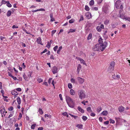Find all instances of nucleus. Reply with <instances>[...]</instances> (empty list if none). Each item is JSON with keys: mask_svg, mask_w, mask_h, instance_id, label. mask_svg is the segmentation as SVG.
Masks as SVG:
<instances>
[{"mask_svg": "<svg viewBox=\"0 0 130 130\" xmlns=\"http://www.w3.org/2000/svg\"><path fill=\"white\" fill-rule=\"evenodd\" d=\"M107 44V42L105 41L104 43H102L101 44H96L93 47V48L94 51H100L101 50L103 51L106 47Z\"/></svg>", "mask_w": 130, "mask_h": 130, "instance_id": "nucleus-1", "label": "nucleus"}, {"mask_svg": "<svg viewBox=\"0 0 130 130\" xmlns=\"http://www.w3.org/2000/svg\"><path fill=\"white\" fill-rule=\"evenodd\" d=\"M66 100L69 106L73 108L74 106V102L71 98L68 96H66Z\"/></svg>", "mask_w": 130, "mask_h": 130, "instance_id": "nucleus-2", "label": "nucleus"}, {"mask_svg": "<svg viewBox=\"0 0 130 130\" xmlns=\"http://www.w3.org/2000/svg\"><path fill=\"white\" fill-rule=\"evenodd\" d=\"M78 94L79 98L81 99H84L85 97V91L82 90H79L78 91Z\"/></svg>", "mask_w": 130, "mask_h": 130, "instance_id": "nucleus-3", "label": "nucleus"}, {"mask_svg": "<svg viewBox=\"0 0 130 130\" xmlns=\"http://www.w3.org/2000/svg\"><path fill=\"white\" fill-rule=\"evenodd\" d=\"M57 70L58 69L57 67L56 66L53 67L52 69V72L54 74H55L57 73Z\"/></svg>", "mask_w": 130, "mask_h": 130, "instance_id": "nucleus-4", "label": "nucleus"}, {"mask_svg": "<svg viewBox=\"0 0 130 130\" xmlns=\"http://www.w3.org/2000/svg\"><path fill=\"white\" fill-rule=\"evenodd\" d=\"M77 79L79 82L80 84H82L84 82V79L83 78L80 77H78Z\"/></svg>", "mask_w": 130, "mask_h": 130, "instance_id": "nucleus-5", "label": "nucleus"}, {"mask_svg": "<svg viewBox=\"0 0 130 130\" xmlns=\"http://www.w3.org/2000/svg\"><path fill=\"white\" fill-rule=\"evenodd\" d=\"M114 68L109 67L108 69V72L110 73H112L114 70Z\"/></svg>", "mask_w": 130, "mask_h": 130, "instance_id": "nucleus-6", "label": "nucleus"}, {"mask_svg": "<svg viewBox=\"0 0 130 130\" xmlns=\"http://www.w3.org/2000/svg\"><path fill=\"white\" fill-rule=\"evenodd\" d=\"M85 15L87 18L88 19H89L91 17V13L89 12L86 13L85 14Z\"/></svg>", "mask_w": 130, "mask_h": 130, "instance_id": "nucleus-7", "label": "nucleus"}, {"mask_svg": "<svg viewBox=\"0 0 130 130\" xmlns=\"http://www.w3.org/2000/svg\"><path fill=\"white\" fill-rule=\"evenodd\" d=\"M81 69V66L80 64H78V65L77 69V72L78 74L79 73V72L80 70Z\"/></svg>", "mask_w": 130, "mask_h": 130, "instance_id": "nucleus-8", "label": "nucleus"}, {"mask_svg": "<svg viewBox=\"0 0 130 130\" xmlns=\"http://www.w3.org/2000/svg\"><path fill=\"white\" fill-rule=\"evenodd\" d=\"M124 108L122 106L118 108L119 111L120 112H122L123 111H124Z\"/></svg>", "mask_w": 130, "mask_h": 130, "instance_id": "nucleus-9", "label": "nucleus"}, {"mask_svg": "<svg viewBox=\"0 0 130 130\" xmlns=\"http://www.w3.org/2000/svg\"><path fill=\"white\" fill-rule=\"evenodd\" d=\"M50 16L51 18V22H53L55 21V19L53 17V14L52 13H51L50 14Z\"/></svg>", "mask_w": 130, "mask_h": 130, "instance_id": "nucleus-10", "label": "nucleus"}, {"mask_svg": "<svg viewBox=\"0 0 130 130\" xmlns=\"http://www.w3.org/2000/svg\"><path fill=\"white\" fill-rule=\"evenodd\" d=\"M70 94L72 95H74L75 93V91L72 89L70 90Z\"/></svg>", "mask_w": 130, "mask_h": 130, "instance_id": "nucleus-11", "label": "nucleus"}, {"mask_svg": "<svg viewBox=\"0 0 130 130\" xmlns=\"http://www.w3.org/2000/svg\"><path fill=\"white\" fill-rule=\"evenodd\" d=\"M78 110L81 112V113H83L84 112V110L83 109L81 108L80 106H79L78 107Z\"/></svg>", "mask_w": 130, "mask_h": 130, "instance_id": "nucleus-12", "label": "nucleus"}, {"mask_svg": "<svg viewBox=\"0 0 130 130\" xmlns=\"http://www.w3.org/2000/svg\"><path fill=\"white\" fill-rule=\"evenodd\" d=\"M120 2L121 1L119 0L116 1L115 3V6L119 7L120 4Z\"/></svg>", "mask_w": 130, "mask_h": 130, "instance_id": "nucleus-13", "label": "nucleus"}, {"mask_svg": "<svg viewBox=\"0 0 130 130\" xmlns=\"http://www.w3.org/2000/svg\"><path fill=\"white\" fill-rule=\"evenodd\" d=\"M109 19H106L105 21H104V24L105 25H107L109 24Z\"/></svg>", "mask_w": 130, "mask_h": 130, "instance_id": "nucleus-14", "label": "nucleus"}, {"mask_svg": "<svg viewBox=\"0 0 130 130\" xmlns=\"http://www.w3.org/2000/svg\"><path fill=\"white\" fill-rule=\"evenodd\" d=\"M115 65V62L114 61H112L110 63V65L109 66V67H114Z\"/></svg>", "mask_w": 130, "mask_h": 130, "instance_id": "nucleus-15", "label": "nucleus"}, {"mask_svg": "<svg viewBox=\"0 0 130 130\" xmlns=\"http://www.w3.org/2000/svg\"><path fill=\"white\" fill-rule=\"evenodd\" d=\"M41 40L40 37H39L37 39V41L38 44H41Z\"/></svg>", "mask_w": 130, "mask_h": 130, "instance_id": "nucleus-16", "label": "nucleus"}, {"mask_svg": "<svg viewBox=\"0 0 130 130\" xmlns=\"http://www.w3.org/2000/svg\"><path fill=\"white\" fill-rule=\"evenodd\" d=\"M102 114L104 116H106L108 114V112L107 111H103Z\"/></svg>", "mask_w": 130, "mask_h": 130, "instance_id": "nucleus-17", "label": "nucleus"}, {"mask_svg": "<svg viewBox=\"0 0 130 130\" xmlns=\"http://www.w3.org/2000/svg\"><path fill=\"white\" fill-rule=\"evenodd\" d=\"M11 93L12 95H17L18 94V93L15 91H12L11 92Z\"/></svg>", "mask_w": 130, "mask_h": 130, "instance_id": "nucleus-18", "label": "nucleus"}, {"mask_svg": "<svg viewBox=\"0 0 130 130\" xmlns=\"http://www.w3.org/2000/svg\"><path fill=\"white\" fill-rule=\"evenodd\" d=\"M17 101L18 103V104L19 105L21 103V100L20 98L19 97H18L17 99Z\"/></svg>", "mask_w": 130, "mask_h": 130, "instance_id": "nucleus-19", "label": "nucleus"}, {"mask_svg": "<svg viewBox=\"0 0 130 130\" xmlns=\"http://www.w3.org/2000/svg\"><path fill=\"white\" fill-rule=\"evenodd\" d=\"M11 14V11L10 10H9L7 12V17L10 16Z\"/></svg>", "mask_w": 130, "mask_h": 130, "instance_id": "nucleus-20", "label": "nucleus"}, {"mask_svg": "<svg viewBox=\"0 0 130 130\" xmlns=\"http://www.w3.org/2000/svg\"><path fill=\"white\" fill-rule=\"evenodd\" d=\"M1 40H3L4 41H5L6 40L5 37L2 36H1Z\"/></svg>", "mask_w": 130, "mask_h": 130, "instance_id": "nucleus-21", "label": "nucleus"}, {"mask_svg": "<svg viewBox=\"0 0 130 130\" xmlns=\"http://www.w3.org/2000/svg\"><path fill=\"white\" fill-rule=\"evenodd\" d=\"M62 48V46H60L59 47L58 50H57V54H59L60 51L61 50Z\"/></svg>", "mask_w": 130, "mask_h": 130, "instance_id": "nucleus-22", "label": "nucleus"}, {"mask_svg": "<svg viewBox=\"0 0 130 130\" xmlns=\"http://www.w3.org/2000/svg\"><path fill=\"white\" fill-rule=\"evenodd\" d=\"M87 111L89 112H92V111L91 109V108L90 107H89L87 108Z\"/></svg>", "mask_w": 130, "mask_h": 130, "instance_id": "nucleus-23", "label": "nucleus"}, {"mask_svg": "<svg viewBox=\"0 0 130 130\" xmlns=\"http://www.w3.org/2000/svg\"><path fill=\"white\" fill-rule=\"evenodd\" d=\"M94 4V2L93 0H91L89 2V4L91 6L93 5Z\"/></svg>", "mask_w": 130, "mask_h": 130, "instance_id": "nucleus-24", "label": "nucleus"}, {"mask_svg": "<svg viewBox=\"0 0 130 130\" xmlns=\"http://www.w3.org/2000/svg\"><path fill=\"white\" fill-rule=\"evenodd\" d=\"M92 34L91 33L88 36V38H87L88 40H90V39L92 38Z\"/></svg>", "mask_w": 130, "mask_h": 130, "instance_id": "nucleus-25", "label": "nucleus"}, {"mask_svg": "<svg viewBox=\"0 0 130 130\" xmlns=\"http://www.w3.org/2000/svg\"><path fill=\"white\" fill-rule=\"evenodd\" d=\"M80 62L81 63H83L84 64L86 65L85 62L84 60L82 59H80Z\"/></svg>", "mask_w": 130, "mask_h": 130, "instance_id": "nucleus-26", "label": "nucleus"}, {"mask_svg": "<svg viewBox=\"0 0 130 130\" xmlns=\"http://www.w3.org/2000/svg\"><path fill=\"white\" fill-rule=\"evenodd\" d=\"M7 5L8 7H11L12 6L11 4L9 3V1H7Z\"/></svg>", "mask_w": 130, "mask_h": 130, "instance_id": "nucleus-27", "label": "nucleus"}, {"mask_svg": "<svg viewBox=\"0 0 130 130\" xmlns=\"http://www.w3.org/2000/svg\"><path fill=\"white\" fill-rule=\"evenodd\" d=\"M102 110V108L101 107H99L97 109V111L99 112Z\"/></svg>", "mask_w": 130, "mask_h": 130, "instance_id": "nucleus-28", "label": "nucleus"}, {"mask_svg": "<svg viewBox=\"0 0 130 130\" xmlns=\"http://www.w3.org/2000/svg\"><path fill=\"white\" fill-rule=\"evenodd\" d=\"M76 126L78 127V128L82 129V128L83 125L82 124H77Z\"/></svg>", "mask_w": 130, "mask_h": 130, "instance_id": "nucleus-29", "label": "nucleus"}, {"mask_svg": "<svg viewBox=\"0 0 130 130\" xmlns=\"http://www.w3.org/2000/svg\"><path fill=\"white\" fill-rule=\"evenodd\" d=\"M103 40L101 38H100L99 39V40H98V41L99 43H100V44H101L102 43H102H104V42H103L102 41V40Z\"/></svg>", "mask_w": 130, "mask_h": 130, "instance_id": "nucleus-30", "label": "nucleus"}, {"mask_svg": "<svg viewBox=\"0 0 130 130\" xmlns=\"http://www.w3.org/2000/svg\"><path fill=\"white\" fill-rule=\"evenodd\" d=\"M37 81L39 83H40L43 82V79L41 78H38L37 79Z\"/></svg>", "mask_w": 130, "mask_h": 130, "instance_id": "nucleus-31", "label": "nucleus"}, {"mask_svg": "<svg viewBox=\"0 0 130 130\" xmlns=\"http://www.w3.org/2000/svg\"><path fill=\"white\" fill-rule=\"evenodd\" d=\"M87 119V117L86 116H83L82 117V119L84 121L86 120Z\"/></svg>", "mask_w": 130, "mask_h": 130, "instance_id": "nucleus-32", "label": "nucleus"}, {"mask_svg": "<svg viewBox=\"0 0 130 130\" xmlns=\"http://www.w3.org/2000/svg\"><path fill=\"white\" fill-rule=\"evenodd\" d=\"M69 115H70L72 117L74 118L75 119H76L78 117L77 116H74L71 114H69Z\"/></svg>", "mask_w": 130, "mask_h": 130, "instance_id": "nucleus-33", "label": "nucleus"}, {"mask_svg": "<svg viewBox=\"0 0 130 130\" xmlns=\"http://www.w3.org/2000/svg\"><path fill=\"white\" fill-rule=\"evenodd\" d=\"M68 86L69 88L70 89L71 88H72V85L71 83H69L68 84Z\"/></svg>", "mask_w": 130, "mask_h": 130, "instance_id": "nucleus-34", "label": "nucleus"}, {"mask_svg": "<svg viewBox=\"0 0 130 130\" xmlns=\"http://www.w3.org/2000/svg\"><path fill=\"white\" fill-rule=\"evenodd\" d=\"M46 117L49 118H51V115L49 114H45V117Z\"/></svg>", "mask_w": 130, "mask_h": 130, "instance_id": "nucleus-35", "label": "nucleus"}, {"mask_svg": "<svg viewBox=\"0 0 130 130\" xmlns=\"http://www.w3.org/2000/svg\"><path fill=\"white\" fill-rule=\"evenodd\" d=\"M85 9L87 11H88L89 10V7L87 6H86L85 7Z\"/></svg>", "mask_w": 130, "mask_h": 130, "instance_id": "nucleus-36", "label": "nucleus"}, {"mask_svg": "<svg viewBox=\"0 0 130 130\" xmlns=\"http://www.w3.org/2000/svg\"><path fill=\"white\" fill-rule=\"evenodd\" d=\"M58 47L57 45L56 46L53 48L55 52L58 49Z\"/></svg>", "mask_w": 130, "mask_h": 130, "instance_id": "nucleus-37", "label": "nucleus"}, {"mask_svg": "<svg viewBox=\"0 0 130 130\" xmlns=\"http://www.w3.org/2000/svg\"><path fill=\"white\" fill-rule=\"evenodd\" d=\"M109 121H110V123H112L113 124H114L115 123V121L111 119H109Z\"/></svg>", "mask_w": 130, "mask_h": 130, "instance_id": "nucleus-38", "label": "nucleus"}, {"mask_svg": "<svg viewBox=\"0 0 130 130\" xmlns=\"http://www.w3.org/2000/svg\"><path fill=\"white\" fill-rule=\"evenodd\" d=\"M124 19L130 22V18L129 17H126Z\"/></svg>", "mask_w": 130, "mask_h": 130, "instance_id": "nucleus-39", "label": "nucleus"}, {"mask_svg": "<svg viewBox=\"0 0 130 130\" xmlns=\"http://www.w3.org/2000/svg\"><path fill=\"white\" fill-rule=\"evenodd\" d=\"M51 44L49 42H48L47 43V48H49L51 47Z\"/></svg>", "mask_w": 130, "mask_h": 130, "instance_id": "nucleus-40", "label": "nucleus"}, {"mask_svg": "<svg viewBox=\"0 0 130 130\" xmlns=\"http://www.w3.org/2000/svg\"><path fill=\"white\" fill-rule=\"evenodd\" d=\"M36 125V124H35L32 125L31 126V128L33 129H34L35 126Z\"/></svg>", "mask_w": 130, "mask_h": 130, "instance_id": "nucleus-41", "label": "nucleus"}, {"mask_svg": "<svg viewBox=\"0 0 130 130\" xmlns=\"http://www.w3.org/2000/svg\"><path fill=\"white\" fill-rule=\"evenodd\" d=\"M74 20L73 19H71L69 21V23H72L74 22Z\"/></svg>", "mask_w": 130, "mask_h": 130, "instance_id": "nucleus-42", "label": "nucleus"}, {"mask_svg": "<svg viewBox=\"0 0 130 130\" xmlns=\"http://www.w3.org/2000/svg\"><path fill=\"white\" fill-rule=\"evenodd\" d=\"M75 29H70V30L69 32H73L75 31Z\"/></svg>", "mask_w": 130, "mask_h": 130, "instance_id": "nucleus-43", "label": "nucleus"}, {"mask_svg": "<svg viewBox=\"0 0 130 130\" xmlns=\"http://www.w3.org/2000/svg\"><path fill=\"white\" fill-rule=\"evenodd\" d=\"M96 29L98 31H100L101 30V29L100 27L99 26H97L96 27Z\"/></svg>", "mask_w": 130, "mask_h": 130, "instance_id": "nucleus-44", "label": "nucleus"}, {"mask_svg": "<svg viewBox=\"0 0 130 130\" xmlns=\"http://www.w3.org/2000/svg\"><path fill=\"white\" fill-rule=\"evenodd\" d=\"M109 121H107L104 122V124L107 125L109 124Z\"/></svg>", "mask_w": 130, "mask_h": 130, "instance_id": "nucleus-45", "label": "nucleus"}, {"mask_svg": "<svg viewBox=\"0 0 130 130\" xmlns=\"http://www.w3.org/2000/svg\"><path fill=\"white\" fill-rule=\"evenodd\" d=\"M71 81L72 83H74L75 82V79L73 78H71Z\"/></svg>", "mask_w": 130, "mask_h": 130, "instance_id": "nucleus-46", "label": "nucleus"}, {"mask_svg": "<svg viewBox=\"0 0 130 130\" xmlns=\"http://www.w3.org/2000/svg\"><path fill=\"white\" fill-rule=\"evenodd\" d=\"M56 30H53L52 32V35L53 36V35L55 33L56 31Z\"/></svg>", "mask_w": 130, "mask_h": 130, "instance_id": "nucleus-47", "label": "nucleus"}, {"mask_svg": "<svg viewBox=\"0 0 130 130\" xmlns=\"http://www.w3.org/2000/svg\"><path fill=\"white\" fill-rule=\"evenodd\" d=\"M13 107L11 106L8 109L10 111H11L13 110Z\"/></svg>", "mask_w": 130, "mask_h": 130, "instance_id": "nucleus-48", "label": "nucleus"}, {"mask_svg": "<svg viewBox=\"0 0 130 130\" xmlns=\"http://www.w3.org/2000/svg\"><path fill=\"white\" fill-rule=\"evenodd\" d=\"M120 17L122 19H124V17L123 15H122L120 14Z\"/></svg>", "mask_w": 130, "mask_h": 130, "instance_id": "nucleus-49", "label": "nucleus"}, {"mask_svg": "<svg viewBox=\"0 0 130 130\" xmlns=\"http://www.w3.org/2000/svg\"><path fill=\"white\" fill-rule=\"evenodd\" d=\"M47 51V50L46 49H45L41 53V54H42L43 53H45Z\"/></svg>", "mask_w": 130, "mask_h": 130, "instance_id": "nucleus-50", "label": "nucleus"}, {"mask_svg": "<svg viewBox=\"0 0 130 130\" xmlns=\"http://www.w3.org/2000/svg\"><path fill=\"white\" fill-rule=\"evenodd\" d=\"M59 96L60 100L61 101H62L63 100V99L62 96L61 95V94H60L59 95Z\"/></svg>", "mask_w": 130, "mask_h": 130, "instance_id": "nucleus-51", "label": "nucleus"}, {"mask_svg": "<svg viewBox=\"0 0 130 130\" xmlns=\"http://www.w3.org/2000/svg\"><path fill=\"white\" fill-rule=\"evenodd\" d=\"M84 20V18L82 15L80 16V19L79 20V21H82Z\"/></svg>", "mask_w": 130, "mask_h": 130, "instance_id": "nucleus-52", "label": "nucleus"}, {"mask_svg": "<svg viewBox=\"0 0 130 130\" xmlns=\"http://www.w3.org/2000/svg\"><path fill=\"white\" fill-rule=\"evenodd\" d=\"M52 79V78H50L49 79L48 81V82L49 84H50L51 83V80Z\"/></svg>", "mask_w": 130, "mask_h": 130, "instance_id": "nucleus-53", "label": "nucleus"}, {"mask_svg": "<svg viewBox=\"0 0 130 130\" xmlns=\"http://www.w3.org/2000/svg\"><path fill=\"white\" fill-rule=\"evenodd\" d=\"M92 8L93 9V10H97L98 9V8L96 7H94V8Z\"/></svg>", "mask_w": 130, "mask_h": 130, "instance_id": "nucleus-54", "label": "nucleus"}, {"mask_svg": "<svg viewBox=\"0 0 130 130\" xmlns=\"http://www.w3.org/2000/svg\"><path fill=\"white\" fill-rule=\"evenodd\" d=\"M68 114V113L66 112H65L62 113V115L63 116H66Z\"/></svg>", "mask_w": 130, "mask_h": 130, "instance_id": "nucleus-55", "label": "nucleus"}, {"mask_svg": "<svg viewBox=\"0 0 130 130\" xmlns=\"http://www.w3.org/2000/svg\"><path fill=\"white\" fill-rule=\"evenodd\" d=\"M99 120L100 122H102L103 120V118L101 117H99Z\"/></svg>", "mask_w": 130, "mask_h": 130, "instance_id": "nucleus-56", "label": "nucleus"}, {"mask_svg": "<svg viewBox=\"0 0 130 130\" xmlns=\"http://www.w3.org/2000/svg\"><path fill=\"white\" fill-rule=\"evenodd\" d=\"M16 90L19 91H21L22 90L20 88H18L16 89Z\"/></svg>", "mask_w": 130, "mask_h": 130, "instance_id": "nucleus-57", "label": "nucleus"}, {"mask_svg": "<svg viewBox=\"0 0 130 130\" xmlns=\"http://www.w3.org/2000/svg\"><path fill=\"white\" fill-rule=\"evenodd\" d=\"M95 114L93 113H91V116L92 117H94L95 116Z\"/></svg>", "mask_w": 130, "mask_h": 130, "instance_id": "nucleus-58", "label": "nucleus"}, {"mask_svg": "<svg viewBox=\"0 0 130 130\" xmlns=\"http://www.w3.org/2000/svg\"><path fill=\"white\" fill-rule=\"evenodd\" d=\"M39 11H45V10L43 8H41L39 9H38Z\"/></svg>", "mask_w": 130, "mask_h": 130, "instance_id": "nucleus-59", "label": "nucleus"}, {"mask_svg": "<svg viewBox=\"0 0 130 130\" xmlns=\"http://www.w3.org/2000/svg\"><path fill=\"white\" fill-rule=\"evenodd\" d=\"M8 75L12 77L13 76V75H12L11 73H10V72H8Z\"/></svg>", "mask_w": 130, "mask_h": 130, "instance_id": "nucleus-60", "label": "nucleus"}, {"mask_svg": "<svg viewBox=\"0 0 130 130\" xmlns=\"http://www.w3.org/2000/svg\"><path fill=\"white\" fill-rule=\"evenodd\" d=\"M39 112L40 113L41 115L43 113V111L41 109V110H39Z\"/></svg>", "mask_w": 130, "mask_h": 130, "instance_id": "nucleus-61", "label": "nucleus"}, {"mask_svg": "<svg viewBox=\"0 0 130 130\" xmlns=\"http://www.w3.org/2000/svg\"><path fill=\"white\" fill-rule=\"evenodd\" d=\"M12 78L15 80L17 79V78L16 77L14 76H13L12 77Z\"/></svg>", "mask_w": 130, "mask_h": 130, "instance_id": "nucleus-62", "label": "nucleus"}, {"mask_svg": "<svg viewBox=\"0 0 130 130\" xmlns=\"http://www.w3.org/2000/svg\"><path fill=\"white\" fill-rule=\"evenodd\" d=\"M50 58L51 59H52L53 60L54 59V56L53 55H51V56Z\"/></svg>", "mask_w": 130, "mask_h": 130, "instance_id": "nucleus-63", "label": "nucleus"}, {"mask_svg": "<svg viewBox=\"0 0 130 130\" xmlns=\"http://www.w3.org/2000/svg\"><path fill=\"white\" fill-rule=\"evenodd\" d=\"M43 128L42 127H39L38 128V130H42Z\"/></svg>", "mask_w": 130, "mask_h": 130, "instance_id": "nucleus-64", "label": "nucleus"}]
</instances>
